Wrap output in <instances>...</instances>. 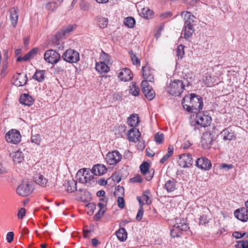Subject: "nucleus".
<instances>
[{"label":"nucleus","mask_w":248,"mask_h":248,"mask_svg":"<svg viewBox=\"0 0 248 248\" xmlns=\"http://www.w3.org/2000/svg\"><path fill=\"white\" fill-rule=\"evenodd\" d=\"M182 104L184 108L188 112L195 114L200 112L203 108L202 97L195 93L185 96Z\"/></svg>","instance_id":"obj_1"},{"label":"nucleus","mask_w":248,"mask_h":248,"mask_svg":"<svg viewBox=\"0 0 248 248\" xmlns=\"http://www.w3.org/2000/svg\"><path fill=\"white\" fill-rule=\"evenodd\" d=\"M181 16L184 17L185 24L184 29L182 31L184 32V35L185 39H188L194 31V23L195 17L189 12H183L181 13Z\"/></svg>","instance_id":"obj_2"},{"label":"nucleus","mask_w":248,"mask_h":248,"mask_svg":"<svg viewBox=\"0 0 248 248\" xmlns=\"http://www.w3.org/2000/svg\"><path fill=\"white\" fill-rule=\"evenodd\" d=\"M207 113V112H206L205 113L204 112L203 113L199 112L197 113L196 121L193 122L191 124L194 130H199L200 127H205L210 125L212 118Z\"/></svg>","instance_id":"obj_3"},{"label":"nucleus","mask_w":248,"mask_h":248,"mask_svg":"<svg viewBox=\"0 0 248 248\" xmlns=\"http://www.w3.org/2000/svg\"><path fill=\"white\" fill-rule=\"evenodd\" d=\"M74 29V26L72 25H69L67 27H64L61 31H59L55 35V38L53 40V45L54 47L56 48L63 49V46L62 43H61L59 40L65 38L67 36L69 33L71 32Z\"/></svg>","instance_id":"obj_4"},{"label":"nucleus","mask_w":248,"mask_h":248,"mask_svg":"<svg viewBox=\"0 0 248 248\" xmlns=\"http://www.w3.org/2000/svg\"><path fill=\"white\" fill-rule=\"evenodd\" d=\"M185 88L184 83L180 80H174L167 88V92L174 96L181 95Z\"/></svg>","instance_id":"obj_5"},{"label":"nucleus","mask_w":248,"mask_h":248,"mask_svg":"<svg viewBox=\"0 0 248 248\" xmlns=\"http://www.w3.org/2000/svg\"><path fill=\"white\" fill-rule=\"evenodd\" d=\"M93 175L91 170L84 168L79 170L78 171L76 176L80 183L91 184L90 182L94 178Z\"/></svg>","instance_id":"obj_6"},{"label":"nucleus","mask_w":248,"mask_h":248,"mask_svg":"<svg viewBox=\"0 0 248 248\" xmlns=\"http://www.w3.org/2000/svg\"><path fill=\"white\" fill-rule=\"evenodd\" d=\"M33 189L31 182L28 180H24L17 187L16 192L20 196L25 197L31 194Z\"/></svg>","instance_id":"obj_7"},{"label":"nucleus","mask_w":248,"mask_h":248,"mask_svg":"<svg viewBox=\"0 0 248 248\" xmlns=\"http://www.w3.org/2000/svg\"><path fill=\"white\" fill-rule=\"evenodd\" d=\"M62 59L69 63H76L79 61V53L73 49H67L62 55Z\"/></svg>","instance_id":"obj_8"},{"label":"nucleus","mask_w":248,"mask_h":248,"mask_svg":"<svg viewBox=\"0 0 248 248\" xmlns=\"http://www.w3.org/2000/svg\"><path fill=\"white\" fill-rule=\"evenodd\" d=\"M44 59L47 62L55 64L61 60V55L56 50L49 49L45 52Z\"/></svg>","instance_id":"obj_9"},{"label":"nucleus","mask_w":248,"mask_h":248,"mask_svg":"<svg viewBox=\"0 0 248 248\" xmlns=\"http://www.w3.org/2000/svg\"><path fill=\"white\" fill-rule=\"evenodd\" d=\"M5 139L8 142L16 144L21 140L20 132L15 129H12L5 135Z\"/></svg>","instance_id":"obj_10"},{"label":"nucleus","mask_w":248,"mask_h":248,"mask_svg":"<svg viewBox=\"0 0 248 248\" xmlns=\"http://www.w3.org/2000/svg\"><path fill=\"white\" fill-rule=\"evenodd\" d=\"M141 86L142 87V91L145 97L149 100L153 99L155 97V93L152 87L149 85L147 81H142Z\"/></svg>","instance_id":"obj_11"},{"label":"nucleus","mask_w":248,"mask_h":248,"mask_svg":"<svg viewBox=\"0 0 248 248\" xmlns=\"http://www.w3.org/2000/svg\"><path fill=\"white\" fill-rule=\"evenodd\" d=\"M122 155L118 151H113L108 153L106 155V159L110 165H115L121 161Z\"/></svg>","instance_id":"obj_12"},{"label":"nucleus","mask_w":248,"mask_h":248,"mask_svg":"<svg viewBox=\"0 0 248 248\" xmlns=\"http://www.w3.org/2000/svg\"><path fill=\"white\" fill-rule=\"evenodd\" d=\"M214 136L209 132H205L201 138V144L204 149L208 150L210 148L213 143Z\"/></svg>","instance_id":"obj_13"},{"label":"nucleus","mask_w":248,"mask_h":248,"mask_svg":"<svg viewBox=\"0 0 248 248\" xmlns=\"http://www.w3.org/2000/svg\"><path fill=\"white\" fill-rule=\"evenodd\" d=\"M196 166L199 169L204 170H209L212 167V163L210 160L205 157L198 158L196 161Z\"/></svg>","instance_id":"obj_14"},{"label":"nucleus","mask_w":248,"mask_h":248,"mask_svg":"<svg viewBox=\"0 0 248 248\" xmlns=\"http://www.w3.org/2000/svg\"><path fill=\"white\" fill-rule=\"evenodd\" d=\"M14 84L18 87H21L26 85L28 81V77L26 74L16 73L13 77Z\"/></svg>","instance_id":"obj_15"},{"label":"nucleus","mask_w":248,"mask_h":248,"mask_svg":"<svg viewBox=\"0 0 248 248\" xmlns=\"http://www.w3.org/2000/svg\"><path fill=\"white\" fill-rule=\"evenodd\" d=\"M179 165L183 167H189L193 163V159L191 155L188 154H182L179 155Z\"/></svg>","instance_id":"obj_16"},{"label":"nucleus","mask_w":248,"mask_h":248,"mask_svg":"<svg viewBox=\"0 0 248 248\" xmlns=\"http://www.w3.org/2000/svg\"><path fill=\"white\" fill-rule=\"evenodd\" d=\"M142 76L145 79L144 81L154 82V70L149 66L145 65L142 67Z\"/></svg>","instance_id":"obj_17"},{"label":"nucleus","mask_w":248,"mask_h":248,"mask_svg":"<svg viewBox=\"0 0 248 248\" xmlns=\"http://www.w3.org/2000/svg\"><path fill=\"white\" fill-rule=\"evenodd\" d=\"M236 218L242 222H246L248 219V211L246 207H242L234 212Z\"/></svg>","instance_id":"obj_18"},{"label":"nucleus","mask_w":248,"mask_h":248,"mask_svg":"<svg viewBox=\"0 0 248 248\" xmlns=\"http://www.w3.org/2000/svg\"><path fill=\"white\" fill-rule=\"evenodd\" d=\"M149 169V164L147 162H143L140 165V170L141 173L145 176V178L147 181H150L153 176V173L151 172Z\"/></svg>","instance_id":"obj_19"},{"label":"nucleus","mask_w":248,"mask_h":248,"mask_svg":"<svg viewBox=\"0 0 248 248\" xmlns=\"http://www.w3.org/2000/svg\"><path fill=\"white\" fill-rule=\"evenodd\" d=\"M127 136L128 140L130 141L136 142L139 140L140 133L138 129L133 127L128 131Z\"/></svg>","instance_id":"obj_20"},{"label":"nucleus","mask_w":248,"mask_h":248,"mask_svg":"<svg viewBox=\"0 0 248 248\" xmlns=\"http://www.w3.org/2000/svg\"><path fill=\"white\" fill-rule=\"evenodd\" d=\"M220 135L222 137L223 140L225 141H230L235 138L234 132L229 127L223 130L220 133Z\"/></svg>","instance_id":"obj_21"},{"label":"nucleus","mask_w":248,"mask_h":248,"mask_svg":"<svg viewBox=\"0 0 248 248\" xmlns=\"http://www.w3.org/2000/svg\"><path fill=\"white\" fill-rule=\"evenodd\" d=\"M91 170L94 175L100 176L106 172L107 169L105 165L97 164L94 165Z\"/></svg>","instance_id":"obj_22"},{"label":"nucleus","mask_w":248,"mask_h":248,"mask_svg":"<svg viewBox=\"0 0 248 248\" xmlns=\"http://www.w3.org/2000/svg\"><path fill=\"white\" fill-rule=\"evenodd\" d=\"M118 77L122 81H127L132 79V74L129 69L125 68L120 72Z\"/></svg>","instance_id":"obj_23"},{"label":"nucleus","mask_w":248,"mask_h":248,"mask_svg":"<svg viewBox=\"0 0 248 248\" xmlns=\"http://www.w3.org/2000/svg\"><path fill=\"white\" fill-rule=\"evenodd\" d=\"M33 179L35 182L38 185L42 187L46 186L48 180L43 175L40 173L35 174L33 176Z\"/></svg>","instance_id":"obj_24"},{"label":"nucleus","mask_w":248,"mask_h":248,"mask_svg":"<svg viewBox=\"0 0 248 248\" xmlns=\"http://www.w3.org/2000/svg\"><path fill=\"white\" fill-rule=\"evenodd\" d=\"M203 80L205 84L208 87H212L219 83V81L217 80L216 77H212L209 74H206Z\"/></svg>","instance_id":"obj_25"},{"label":"nucleus","mask_w":248,"mask_h":248,"mask_svg":"<svg viewBox=\"0 0 248 248\" xmlns=\"http://www.w3.org/2000/svg\"><path fill=\"white\" fill-rule=\"evenodd\" d=\"M19 101L22 104L25 106H31L33 104L34 100L29 94L24 93L21 95Z\"/></svg>","instance_id":"obj_26"},{"label":"nucleus","mask_w":248,"mask_h":248,"mask_svg":"<svg viewBox=\"0 0 248 248\" xmlns=\"http://www.w3.org/2000/svg\"><path fill=\"white\" fill-rule=\"evenodd\" d=\"M176 181L173 178L167 181L164 185V188L168 192H172L176 189Z\"/></svg>","instance_id":"obj_27"},{"label":"nucleus","mask_w":248,"mask_h":248,"mask_svg":"<svg viewBox=\"0 0 248 248\" xmlns=\"http://www.w3.org/2000/svg\"><path fill=\"white\" fill-rule=\"evenodd\" d=\"M95 69L100 74H105L109 71L108 64L104 62H96Z\"/></svg>","instance_id":"obj_28"},{"label":"nucleus","mask_w":248,"mask_h":248,"mask_svg":"<svg viewBox=\"0 0 248 248\" xmlns=\"http://www.w3.org/2000/svg\"><path fill=\"white\" fill-rule=\"evenodd\" d=\"M140 122L139 115L137 114H132L127 118L128 124L133 127L137 126Z\"/></svg>","instance_id":"obj_29"},{"label":"nucleus","mask_w":248,"mask_h":248,"mask_svg":"<svg viewBox=\"0 0 248 248\" xmlns=\"http://www.w3.org/2000/svg\"><path fill=\"white\" fill-rule=\"evenodd\" d=\"M17 10L16 8L12 7L9 10L10 14V20L13 27H16L18 20V16Z\"/></svg>","instance_id":"obj_30"},{"label":"nucleus","mask_w":248,"mask_h":248,"mask_svg":"<svg viewBox=\"0 0 248 248\" xmlns=\"http://www.w3.org/2000/svg\"><path fill=\"white\" fill-rule=\"evenodd\" d=\"M175 221L176 223L174 225L178 227V229H179L181 231H186L188 229V225L184 218H176Z\"/></svg>","instance_id":"obj_31"},{"label":"nucleus","mask_w":248,"mask_h":248,"mask_svg":"<svg viewBox=\"0 0 248 248\" xmlns=\"http://www.w3.org/2000/svg\"><path fill=\"white\" fill-rule=\"evenodd\" d=\"M115 234L119 240L121 242L125 241L127 238V233L124 228H121L117 230Z\"/></svg>","instance_id":"obj_32"},{"label":"nucleus","mask_w":248,"mask_h":248,"mask_svg":"<svg viewBox=\"0 0 248 248\" xmlns=\"http://www.w3.org/2000/svg\"><path fill=\"white\" fill-rule=\"evenodd\" d=\"M64 186L66 188V191L68 192L72 193L77 190V182L73 179L67 181L65 183Z\"/></svg>","instance_id":"obj_33"},{"label":"nucleus","mask_w":248,"mask_h":248,"mask_svg":"<svg viewBox=\"0 0 248 248\" xmlns=\"http://www.w3.org/2000/svg\"><path fill=\"white\" fill-rule=\"evenodd\" d=\"M45 71L36 70L32 78L39 82H42L45 80Z\"/></svg>","instance_id":"obj_34"},{"label":"nucleus","mask_w":248,"mask_h":248,"mask_svg":"<svg viewBox=\"0 0 248 248\" xmlns=\"http://www.w3.org/2000/svg\"><path fill=\"white\" fill-rule=\"evenodd\" d=\"M126 126L121 125L115 127V134L118 138L123 137L126 134Z\"/></svg>","instance_id":"obj_35"},{"label":"nucleus","mask_w":248,"mask_h":248,"mask_svg":"<svg viewBox=\"0 0 248 248\" xmlns=\"http://www.w3.org/2000/svg\"><path fill=\"white\" fill-rule=\"evenodd\" d=\"M97 25L100 28H105L107 26L108 20L107 18L102 16H97L96 18Z\"/></svg>","instance_id":"obj_36"},{"label":"nucleus","mask_w":248,"mask_h":248,"mask_svg":"<svg viewBox=\"0 0 248 248\" xmlns=\"http://www.w3.org/2000/svg\"><path fill=\"white\" fill-rule=\"evenodd\" d=\"M12 157L13 158L14 161L17 163H20L23 160V155L22 152L20 151H17L13 153Z\"/></svg>","instance_id":"obj_37"},{"label":"nucleus","mask_w":248,"mask_h":248,"mask_svg":"<svg viewBox=\"0 0 248 248\" xmlns=\"http://www.w3.org/2000/svg\"><path fill=\"white\" fill-rule=\"evenodd\" d=\"M140 90L138 86H136L135 82H132L129 86V93L134 96H138L140 94Z\"/></svg>","instance_id":"obj_38"},{"label":"nucleus","mask_w":248,"mask_h":248,"mask_svg":"<svg viewBox=\"0 0 248 248\" xmlns=\"http://www.w3.org/2000/svg\"><path fill=\"white\" fill-rule=\"evenodd\" d=\"M183 232L179 229H178V227L173 225L172 228L170 230V235L173 238L179 237Z\"/></svg>","instance_id":"obj_39"},{"label":"nucleus","mask_w":248,"mask_h":248,"mask_svg":"<svg viewBox=\"0 0 248 248\" xmlns=\"http://www.w3.org/2000/svg\"><path fill=\"white\" fill-rule=\"evenodd\" d=\"M153 12L149 8H143L141 11V15L143 17L148 19L152 17Z\"/></svg>","instance_id":"obj_40"},{"label":"nucleus","mask_w":248,"mask_h":248,"mask_svg":"<svg viewBox=\"0 0 248 248\" xmlns=\"http://www.w3.org/2000/svg\"><path fill=\"white\" fill-rule=\"evenodd\" d=\"M129 54L130 55L131 61H132L133 64L136 65H140V59L136 56L133 50H130Z\"/></svg>","instance_id":"obj_41"},{"label":"nucleus","mask_w":248,"mask_h":248,"mask_svg":"<svg viewBox=\"0 0 248 248\" xmlns=\"http://www.w3.org/2000/svg\"><path fill=\"white\" fill-rule=\"evenodd\" d=\"M124 23L126 26L132 28L135 24V20L132 17H128L124 19Z\"/></svg>","instance_id":"obj_42"},{"label":"nucleus","mask_w":248,"mask_h":248,"mask_svg":"<svg viewBox=\"0 0 248 248\" xmlns=\"http://www.w3.org/2000/svg\"><path fill=\"white\" fill-rule=\"evenodd\" d=\"M100 60L101 61L100 62H104L107 64H108L110 63L111 61V57L108 54L102 51V54L100 56Z\"/></svg>","instance_id":"obj_43"},{"label":"nucleus","mask_w":248,"mask_h":248,"mask_svg":"<svg viewBox=\"0 0 248 248\" xmlns=\"http://www.w3.org/2000/svg\"><path fill=\"white\" fill-rule=\"evenodd\" d=\"M184 48L185 46L183 45H180L177 46L176 49V56L178 59H181L183 57L185 54Z\"/></svg>","instance_id":"obj_44"},{"label":"nucleus","mask_w":248,"mask_h":248,"mask_svg":"<svg viewBox=\"0 0 248 248\" xmlns=\"http://www.w3.org/2000/svg\"><path fill=\"white\" fill-rule=\"evenodd\" d=\"M164 134L160 132H157L154 136V140L158 144L162 143L164 140Z\"/></svg>","instance_id":"obj_45"},{"label":"nucleus","mask_w":248,"mask_h":248,"mask_svg":"<svg viewBox=\"0 0 248 248\" xmlns=\"http://www.w3.org/2000/svg\"><path fill=\"white\" fill-rule=\"evenodd\" d=\"M31 140L32 143H34L37 145H39L42 140L41 135L39 134L32 135Z\"/></svg>","instance_id":"obj_46"},{"label":"nucleus","mask_w":248,"mask_h":248,"mask_svg":"<svg viewBox=\"0 0 248 248\" xmlns=\"http://www.w3.org/2000/svg\"><path fill=\"white\" fill-rule=\"evenodd\" d=\"M236 248H248V240H240L236 242L235 245Z\"/></svg>","instance_id":"obj_47"},{"label":"nucleus","mask_w":248,"mask_h":248,"mask_svg":"<svg viewBox=\"0 0 248 248\" xmlns=\"http://www.w3.org/2000/svg\"><path fill=\"white\" fill-rule=\"evenodd\" d=\"M39 49L38 47H34L31 49L28 53L26 54V57L29 60L30 59L34 57L39 52Z\"/></svg>","instance_id":"obj_48"},{"label":"nucleus","mask_w":248,"mask_h":248,"mask_svg":"<svg viewBox=\"0 0 248 248\" xmlns=\"http://www.w3.org/2000/svg\"><path fill=\"white\" fill-rule=\"evenodd\" d=\"M124 190L123 186H118L115 187L114 194L117 196H122L124 195Z\"/></svg>","instance_id":"obj_49"},{"label":"nucleus","mask_w":248,"mask_h":248,"mask_svg":"<svg viewBox=\"0 0 248 248\" xmlns=\"http://www.w3.org/2000/svg\"><path fill=\"white\" fill-rule=\"evenodd\" d=\"M46 8L50 11H54L57 7L58 4L56 2H49L46 5Z\"/></svg>","instance_id":"obj_50"},{"label":"nucleus","mask_w":248,"mask_h":248,"mask_svg":"<svg viewBox=\"0 0 248 248\" xmlns=\"http://www.w3.org/2000/svg\"><path fill=\"white\" fill-rule=\"evenodd\" d=\"M6 60L3 61L1 69V74L5 75L6 74V71L8 67L7 56H6Z\"/></svg>","instance_id":"obj_51"},{"label":"nucleus","mask_w":248,"mask_h":248,"mask_svg":"<svg viewBox=\"0 0 248 248\" xmlns=\"http://www.w3.org/2000/svg\"><path fill=\"white\" fill-rule=\"evenodd\" d=\"M105 213V210H99L93 217L94 220L95 221H99L100 219L103 217Z\"/></svg>","instance_id":"obj_52"},{"label":"nucleus","mask_w":248,"mask_h":248,"mask_svg":"<svg viewBox=\"0 0 248 248\" xmlns=\"http://www.w3.org/2000/svg\"><path fill=\"white\" fill-rule=\"evenodd\" d=\"M26 210L24 208H21L18 212L17 217L19 219H22L25 216Z\"/></svg>","instance_id":"obj_53"},{"label":"nucleus","mask_w":248,"mask_h":248,"mask_svg":"<svg viewBox=\"0 0 248 248\" xmlns=\"http://www.w3.org/2000/svg\"><path fill=\"white\" fill-rule=\"evenodd\" d=\"M219 168L221 169H224L226 171H228L233 168L232 164H221L219 165Z\"/></svg>","instance_id":"obj_54"},{"label":"nucleus","mask_w":248,"mask_h":248,"mask_svg":"<svg viewBox=\"0 0 248 248\" xmlns=\"http://www.w3.org/2000/svg\"><path fill=\"white\" fill-rule=\"evenodd\" d=\"M130 181L134 183H141L143 181V179L140 175H137L134 177L132 178Z\"/></svg>","instance_id":"obj_55"},{"label":"nucleus","mask_w":248,"mask_h":248,"mask_svg":"<svg viewBox=\"0 0 248 248\" xmlns=\"http://www.w3.org/2000/svg\"><path fill=\"white\" fill-rule=\"evenodd\" d=\"M143 208L142 207H140L136 216V219L137 220L140 221L143 215Z\"/></svg>","instance_id":"obj_56"},{"label":"nucleus","mask_w":248,"mask_h":248,"mask_svg":"<svg viewBox=\"0 0 248 248\" xmlns=\"http://www.w3.org/2000/svg\"><path fill=\"white\" fill-rule=\"evenodd\" d=\"M118 206L121 208H123L124 207V198L122 196L118 197Z\"/></svg>","instance_id":"obj_57"},{"label":"nucleus","mask_w":248,"mask_h":248,"mask_svg":"<svg viewBox=\"0 0 248 248\" xmlns=\"http://www.w3.org/2000/svg\"><path fill=\"white\" fill-rule=\"evenodd\" d=\"M208 222L207 216L206 215H202L199 218V223L200 224L204 225Z\"/></svg>","instance_id":"obj_58"},{"label":"nucleus","mask_w":248,"mask_h":248,"mask_svg":"<svg viewBox=\"0 0 248 248\" xmlns=\"http://www.w3.org/2000/svg\"><path fill=\"white\" fill-rule=\"evenodd\" d=\"M245 234H246V232H234L233 233L232 235L234 238H235L236 239H238V238H242L243 237H244L245 236Z\"/></svg>","instance_id":"obj_59"},{"label":"nucleus","mask_w":248,"mask_h":248,"mask_svg":"<svg viewBox=\"0 0 248 248\" xmlns=\"http://www.w3.org/2000/svg\"><path fill=\"white\" fill-rule=\"evenodd\" d=\"M172 14L170 12H165L160 15V17L163 19L170 18Z\"/></svg>","instance_id":"obj_60"},{"label":"nucleus","mask_w":248,"mask_h":248,"mask_svg":"<svg viewBox=\"0 0 248 248\" xmlns=\"http://www.w3.org/2000/svg\"><path fill=\"white\" fill-rule=\"evenodd\" d=\"M14 234L12 232H8L6 235V239L8 242L11 243L14 239Z\"/></svg>","instance_id":"obj_61"},{"label":"nucleus","mask_w":248,"mask_h":248,"mask_svg":"<svg viewBox=\"0 0 248 248\" xmlns=\"http://www.w3.org/2000/svg\"><path fill=\"white\" fill-rule=\"evenodd\" d=\"M112 177L113 180L117 183H119L121 180V176L117 173L113 174Z\"/></svg>","instance_id":"obj_62"},{"label":"nucleus","mask_w":248,"mask_h":248,"mask_svg":"<svg viewBox=\"0 0 248 248\" xmlns=\"http://www.w3.org/2000/svg\"><path fill=\"white\" fill-rule=\"evenodd\" d=\"M122 93H116L113 94V99L114 101L120 100L122 99Z\"/></svg>","instance_id":"obj_63"},{"label":"nucleus","mask_w":248,"mask_h":248,"mask_svg":"<svg viewBox=\"0 0 248 248\" xmlns=\"http://www.w3.org/2000/svg\"><path fill=\"white\" fill-rule=\"evenodd\" d=\"M170 155H169L168 154H166L165 155L163 156V157L160 160V163L161 164L164 163L170 157Z\"/></svg>","instance_id":"obj_64"}]
</instances>
